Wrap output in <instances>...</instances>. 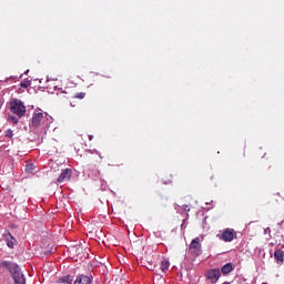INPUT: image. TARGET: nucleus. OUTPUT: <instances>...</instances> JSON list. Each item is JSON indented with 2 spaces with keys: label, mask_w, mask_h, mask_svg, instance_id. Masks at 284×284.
I'll list each match as a JSON object with an SVG mask.
<instances>
[{
  "label": "nucleus",
  "mask_w": 284,
  "mask_h": 284,
  "mask_svg": "<svg viewBox=\"0 0 284 284\" xmlns=\"http://www.w3.org/2000/svg\"><path fill=\"white\" fill-rule=\"evenodd\" d=\"M0 267H4L11 274V277L14 284H26V275L21 272V267L19 264L10 262V261H2L0 263Z\"/></svg>",
  "instance_id": "1"
},
{
  "label": "nucleus",
  "mask_w": 284,
  "mask_h": 284,
  "mask_svg": "<svg viewBox=\"0 0 284 284\" xmlns=\"http://www.w3.org/2000/svg\"><path fill=\"white\" fill-rule=\"evenodd\" d=\"M9 109L10 112H12V114H16V116H19V119L26 115V104H23V101L19 99L11 100L9 103Z\"/></svg>",
  "instance_id": "2"
},
{
  "label": "nucleus",
  "mask_w": 284,
  "mask_h": 284,
  "mask_svg": "<svg viewBox=\"0 0 284 284\" xmlns=\"http://www.w3.org/2000/svg\"><path fill=\"white\" fill-rule=\"evenodd\" d=\"M48 121V113H43L41 109H39V112H34L31 121V126L33 130H37V128H41V125H44Z\"/></svg>",
  "instance_id": "3"
},
{
  "label": "nucleus",
  "mask_w": 284,
  "mask_h": 284,
  "mask_svg": "<svg viewBox=\"0 0 284 284\" xmlns=\"http://www.w3.org/2000/svg\"><path fill=\"white\" fill-rule=\"evenodd\" d=\"M189 252L192 256H201L203 254V250L201 246V239L195 237L192 240L190 246H189Z\"/></svg>",
  "instance_id": "4"
},
{
  "label": "nucleus",
  "mask_w": 284,
  "mask_h": 284,
  "mask_svg": "<svg viewBox=\"0 0 284 284\" xmlns=\"http://www.w3.org/2000/svg\"><path fill=\"white\" fill-rule=\"evenodd\" d=\"M206 278H209V281H211L213 284L219 283V280L221 278V270L212 268L207 271Z\"/></svg>",
  "instance_id": "5"
},
{
  "label": "nucleus",
  "mask_w": 284,
  "mask_h": 284,
  "mask_svg": "<svg viewBox=\"0 0 284 284\" xmlns=\"http://www.w3.org/2000/svg\"><path fill=\"white\" fill-rule=\"evenodd\" d=\"M220 239L221 241H224V243H232V241H234V230H230V229L224 230Z\"/></svg>",
  "instance_id": "6"
},
{
  "label": "nucleus",
  "mask_w": 284,
  "mask_h": 284,
  "mask_svg": "<svg viewBox=\"0 0 284 284\" xmlns=\"http://www.w3.org/2000/svg\"><path fill=\"white\" fill-rule=\"evenodd\" d=\"M72 178V169L62 170L61 174L58 176V183H63V181H70Z\"/></svg>",
  "instance_id": "7"
},
{
  "label": "nucleus",
  "mask_w": 284,
  "mask_h": 284,
  "mask_svg": "<svg viewBox=\"0 0 284 284\" xmlns=\"http://www.w3.org/2000/svg\"><path fill=\"white\" fill-rule=\"evenodd\" d=\"M2 236H3L8 247H10L12 250V247H14V242H13L14 237L12 236L10 231H6Z\"/></svg>",
  "instance_id": "8"
},
{
  "label": "nucleus",
  "mask_w": 284,
  "mask_h": 284,
  "mask_svg": "<svg viewBox=\"0 0 284 284\" xmlns=\"http://www.w3.org/2000/svg\"><path fill=\"white\" fill-rule=\"evenodd\" d=\"M74 284H92V277L88 275H79L75 278Z\"/></svg>",
  "instance_id": "9"
},
{
  "label": "nucleus",
  "mask_w": 284,
  "mask_h": 284,
  "mask_svg": "<svg viewBox=\"0 0 284 284\" xmlns=\"http://www.w3.org/2000/svg\"><path fill=\"white\" fill-rule=\"evenodd\" d=\"M74 281V278L72 277V275H65L63 277H60L58 280V283H62V284H72V282Z\"/></svg>",
  "instance_id": "10"
},
{
  "label": "nucleus",
  "mask_w": 284,
  "mask_h": 284,
  "mask_svg": "<svg viewBox=\"0 0 284 284\" xmlns=\"http://www.w3.org/2000/svg\"><path fill=\"white\" fill-rule=\"evenodd\" d=\"M283 254H284L283 250H276L274 252V258L275 261H277V263H283Z\"/></svg>",
  "instance_id": "11"
},
{
  "label": "nucleus",
  "mask_w": 284,
  "mask_h": 284,
  "mask_svg": "<svg viewBox=\"0 0 284 284\" xmlns=\"http://www.w3.org/2000/svg\"><path fill=\"white\" fill-rule=\"evenodd\" d=\"M234 267L232 266V263H226L224 266H222V274H230Z\"/></svg>",
  "instance_id": "12"
},
{
  "label": "nucleus",
  "mask_w": 284,
  "mask_h": 284,
  "mask_svg": "<svg viewBox=\"0 0 284 284\" xmlns=\"http://www.w3.org/2000/svg\"><path fill=\"white\" fill-rule=\"evenodd\" d=\"M161 270L162 272H168L170 270V262L168 260L161 262Z\"/></svg>",
  "instance_id": "13"
},
{
  "label": "nucleus",
  "mask_w": 284,
  "mask_h": 284,
  "mask_svg": "<svg viewBox=\"0 0 284 284\" xmlns=\"http://www.w3.org/2000/svg\"><path fill=\"white\" fill-rule=\"evenodd\" d=\"M21 88H30L32 85V81L27 80L20 83Z\"/></svg>",
  "instance_id": "14"
},
{
  "label": "nucleus",
  "mask_w": 284,
  "mask_h": 284,
  "mask_svg": "<svg viewBox=\"0 0 284 284\" xmlns=\"http://www.w3.org/2000/svg\"><path fill=\"white\" fill-rule=\"evenodd\" d=\"M34 171V164H27L26 165V172H33Z\"/></svg>",
  "instance_id": "15"
},
{
  "label": "nucleus",
  "mask_w": 284,
  "mask_h": 284,
  "mask_svg": "<svg viewBox=\"0 0 284 284\" xmlns=\"http://www.w3.org/2000/svg\"><path fill=\"white\" fill-rule=\"evenodd\" d=\"M6 136H8V139H12V136H13L12 130H7L6 131Z\"/></svg>",
  "instance_id": "16"
},
{
  "label": "nucleus",
  "mask_w": 284,
  "mask_h": 284,
  "mask_svg": "<svg viewBox=\"0 0 284 284\" xmlns=\"http://www.w3.org/2000/svg\"><path fill=\"white\" fill-rule=\"evenodd\" d=\"M75 99H85V93L81 92L75 95Z\"/></svg>",
  "instance_id": "17"
},
{
  "label": "nucleus",
  "mask_w": 284,
  "mask_h": 284,
  "mask_svg": "<svg viewBox=\"0 0 284 284\" xmlns=\"http://www.w3.org/2000/svg\"><path fill=\"white\" fill-rule=\"evenodd\" d=\"M183 210H184V212H190V206L183 205Z\"/></svg>",
  "instance_id": "18"
},
{
  "label": "nucleus",
  "mask_w": 284,
  "mask_h": 284,
  "mask_svg": "<svg viewBox=\"0 0 284 284\" xmlns=\"http://www.w3.org/2000/svg\"><path fill=\"white\" fill-rule=\"evenodd\" d=\"M14 123H19V120L17 118H13Z\"/></svg>",
  "instance_id": "19"
},
{
  "label": "nucleus",
  "mask_w": 284,
  "mask_h": 284,
  "mask_svg": "<svg viewBox=\"0 0 284 284\" xmlns=\"http://www.w3.org/2000/svg\"><path fill=\"white\" fill-rule=\"evenodd\" d=\"M94 139L93 135H89V141H92Z\"/></svg>",
  "instance_id": "20"
},
{
  "label": "nucleus",
  "mask_w": 284,
  "mask_h": 284,
  "mask_svg": "<svg viewBox=\"0 0 284 284\" xmlns=\"http://www.w3.org/2000/svg\"><path fill=\"white\" fill-rule=\"evenodd\" d=\"M0 108H1V103H0Z\"/></svg>",
  "instance_id": "21"
}]
</instances>
